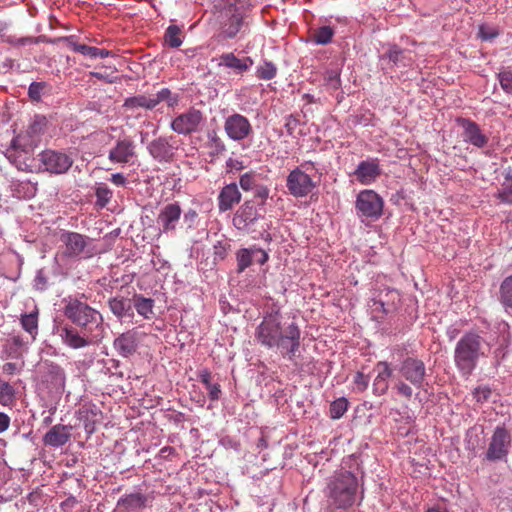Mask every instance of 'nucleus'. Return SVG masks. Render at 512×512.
Listing matches in <instances>:
<instances>
[{
	"label": "nucleus",
	"mask_w": 512,
	"mask_h": 512,
	"mask_svg": "<svg viewBox=\"0 0 512 512\" xmlns=\"http://www.w3.org/2000/svg\"><path fill=\"white\" fill-rule=\"evenodd\" d=\"M123 107L127 110H134L136 108L150 110L149 97L143 94L128 97L125 99Z\"/></svg>",
	"instance_id": "nucleus-38"
},
{
	"label": "nucleus",
	"mask_w": 512,
	"mask_h": 512,
	"mask_svg": "<svg viewBox=\"0 0 512 512\" xmlns=\"http://www.w3.org/2000/svg\"><path fill=\"white\" fill-rule=\"evenodd\" d=\"M65 345L72 349H80L95 344L100 337L84 330H77L73 326H64L60 332Z\"/></svg>",
	"instance_id": "nucleus-10"
},
{
	"label": "nucleus",
	"mask_w": 512,
	"mask_h": 512,
	"mask_svg": "<svg viewBox=\"0 0 512 512\" xmlns=\"http://www.w3.org/2000/svg\"><path fill=\"white\" fill-rule=\"evenodd\" d=\"M89 238L77 232L65 231L60 236L63 244V254L69 258L79 257L85 252Z\"/></svg>",
	"instance_id": "nucleus-17"
},
{
	"label": "nucleus",
	"mask_w": 512,
	"mask_h": 512,
	"mask_svg": "<svg viewBox=\"0 0 512 512\" xmlns=\"http://www.w3.org/2000/svg\"><path fill=\"white\" fill-rule=\"evenodd\" d=\"M150 155L158 161H169L173 156V149L164 137L154 139L148 145Z\"/></svg>",
	"instance_id": "nucleus-26"
},
{
	"label": "nucleus",
	"mask_w": 512,
	"mask_h": 512,
	"mask_svg": "<svg viewBox=\"0 0 512 512\" xmlns=\"http://www.w3.org/2000/svg\"><path fill=\"white\" fill-rule=\"evenodd\" d=\"M358 488V478L354 473L344 469L336 471L327 486L331 505L336 509H349L356 502Z\"/></svg>",
	"instance_id": "nucleus-5"
},
{
	"label": "nucleus",
	"mask_w": 512,
	"mask_h": 512,
	"mask_svg": "<svg viewBox=\"0 0 512 512\" xmlns=\"http://www.w3.org/2000/svg\"><path fill=\"white\" fill-rule=\"evenodd\" d=\"M111 312L118 318H123L126 315H130L131 305L128 301L123 298H111L108 301Z\"/></svg>",
	"instance_id": "nucleus-33"
},
{
	"label": "nucleus",
	"mask_w": 512,
	"mask_h": 512,
	"mask_svg": "<svg viewBox=\"0 0 512 512\" xmlns=\"http://www.w3.org/2000/svg\"><path fill=\"white\" fill-rule=\"evenodd\" d=\"M251 11L249 0H227L220 13L219 36L224 40L243 37L250 30Z\"/></svg>",
	"instance_id": "nucleus-2"
},
{
	"label": "nucleus",
	"mask_w": 512,
	"mask_h": 512,
	"mask_svg": "<svg viewBox=\"0 0 512 512\" xmlns=\"http://www.w3.org/2000/svg\"><path fill=\"white\" fill-rule=\"evenodd\" d=\"M17 369V366L15 363H12V362H8V363H5L2 367V371L3 373L7 374V375H12L15 373Z\"/></svg>",
	"instance_id": "nucleus-59"
},
{
	"label": "nucleus",
	"mask_w": 512,
	"mask_h": 512,
	"mask_svg": "<svg viewBox=\"0 0 512 512\" xmlns=\"http://www.w3.org/2000/svg\"><path fill=\"white\" fill-rule=\"evenodd\" d=\"M497 78L504 92L512 94V71L503 69L497 74Z\"/></svg>",
	"instance_id": "nucleus-44"
},
{
	"label": "nucleus",
	"mask_w": 512,
	"mask_h": 512,
	"mask_svg": "<svg viewBox=\"0 0 512 512\" xmlns=\"http://www.w3.org/2000/svg\"><path fill=\"white\" fill-rule=\"evenodd\" d=\"M95 195L97 198L96 204L99 207L103 208L109 203V201L112 198L113 193H112V190L107 185L100 184L96 188Z\"/></svg>",
	"instance_id": "nucleus-41"
},
{
	"label": "nucleus",
	"mask_w": 512,
	"mask_h": 512,
	"mask_svg": "<svg viewBox=\"0 0 512 512\" xmlns=\"http://www.w3.org/2000/svg\"><path fill=\"white\" fill-rule=\"evenodd\" d=\"M146 333L139 331L138 328L130 329L114 340V347L122 357H130L136 353L138 344Z\"/></svg>",
	"instance_id": "nucleus-16"
},
{
	"label": "nucleus",
	"mask_w": 512,
	"mask_h": 512,
	"mask_svg": "<svg viewBox=\"0 0 512 512\" xmlns=\"http://www.w3.org/2000/svg\"><path fill=\"white\" fill-rule=\"evenodd\" d=\"M80 54H82L83 56L89 57L91 59H95L98 57L106 58V57L113 55L112 51H110V50L100 49V48H97L94 46H88L86 44L82 45Z\"/></svg>",
	"instance_id": "nucleus-39"
},
{
	"label": "nucleus",
	"mask_w": 512,
	"mask_h": 512,
	"mask_svg": "<svg viewBox=\"0 0 512 512\" xmlns=\"http://www.w3.org/2000/svg\"><path fill=\"white\" fill-rule=\"evenodd\" d=\"M256 340L267 348L278 347L284 356L294 361L300 347V329L291 323L284 331L277 315L264 317L256 329Z\"/></svg>",
	"instance_id": "nucleus-1"
},
{
	"label": "nucleus",
	"mask_w": 512,
	"mask_h": 512,
	"mask_svg": "<svg viewBox=\"0 0 512 512\" xmlns=\"http://www.w3.org/2000/svg\"><path fill=\"white\" fill-rule=\"evenodd\" d=\"M253 65L250 57L238 58L234 53H223L220 56L219 66L234 70L237 74H242Z\"/></svg>",
	"instance_id": "nucleus-25"
},
{
	"label": "nucleus",
	"mask_w": 512,
	"mask_h": 512,
	"mask_svg": "<svg viewBox=\"0 0 512 512\" xmlns=\"http://www.w3.org/2000/svg\"><path fill=\"white\" fill-rule=\"evenodd\" d=\"M385 296L389 297L392 300V304L394 303L395 299L399 298L398 292L396 290H393V289H387V291L385 293Z\"/></svg>",
	"instance_id": "nucleus-63"
},
{
	"label": "nucleus",
	"mask_w": 512,
	"mask_h": 512,
	"mask_svg": "<svg viewBox=\"0 0 512 512\" xmlns=\"http://www.w3.org/2000/svg\"><path fill=\"white\" fill-rule=\"evenodd\" d=\"M204 123L205 116L203 112L192 107L176 116L170 127L177 134L187 136L199 132Z\"/></svg>",
	"instance_id": "nucleus-6"
},
{
	"label": "nucleus",
	"mask_w": 512,
	"mask_h": 512,
	"mask_svg": "<svg viewBox=\"0 0 512 512\" xmlns=\"http://www.w3.org/2000/svg\"><path fill=\"white\" fill-rule=\"evenodd\" d=\"M44 88V84L40 82H33L30 84L28 89V95L32 100L38 101L41 98V94Z\"/></svg>",
	"instance_id": "nucleus-47"
},
{
	"label": "nucleus",
	"mask_w": 512,
	"mask_h": 512,
	"mask_svg": "<svg viewBox=\"0 0 512 512\" xmlns=\"http://www.w3.org/2000/svg\"><path fill=\"white\" fill-rule=\"evenodd\" d=\"M498 198L503 203L512 204V189H509L507 191L500 192L498 194Z\"/></svg>",
	"instance_id": "nucleus-57"
},
{
	"label": "nucleus",
	"mask_w": 512,
	"mask_h": 512,
	"mask_svg": "<svg viewBox=\"0 0 512 512\" xmlns=\"http://www.w3.org/2000/svg\"><path fill=\"white\" fill-rule=\"evenodd\" d=\"M133 305L137 313L145 319H150L153 316L154 300L146 298L142 295H134Z\"/></svg>",
	"instance_id": "nucleus-29"
},
{
	"label": "nucleus",
	"mask_w": 512,
	"mask_h": 512,
	"mask_svg": "<svg viewBox=\"0 0 512 512\" xmlns=\"http://www.w3.org/2000/svg\"><path fill=\"white\" fill-rule=\"evenodd\" d=\"M102 418V412L95 405H83L78 411V419L83 423L88 434L96 430Z\"/></svg>",
	"instance_id": "nucleus-24"
},
{
	"label": "nucleus",
	"mask_w": 512,
	"mask_h": 512,
	"mask_svg": "<svg viewBox=\"0 0 512 512\" xmlns=\"http://www.w3.org/2000/svg\"><path fill=\"white\" fill-rule=\"evenodd\" d=\"M402 54H403V50L394 46L387 51L386 56L394 64H397L401 60Z\"/></svg>",
	"instance_id": "nucleus-51"
},
{
	"label": "nucleus",
	"mask_w": 512,
	"mask_h": 512,
	"mask_svg": "<svg viewBox=\"0 0 512 512\" xmlns=\"http://www.w3.org/2000/svg\"><path fill=\"white\" fill-rule=\"evenodd\" d=\"M328 80L334 89H337L340 86V78L337 73L330 74Z\"/></svg>",
	"instance_id": "nucleus-60"
},
{
	"label": "nucleus",
	"mask_w": 512,
	"mask_h": 512,
	"mask_svg": "<svg viewBox=\"0 0 512 512\" xmlns=\"http://www.w3.org/2000/svg\"><path fill=\"white\" fill-rule=\"evenodd\" d=\"M149 97L150 110L155 109L160 103L165 102L170 108H173L179 103V95L173 93L169 88H162L155 94Z\"/></svg>",
	"instance_id": "nucleus-27"
},
{
	"label": "nucleus",
	"mask_w": 512,
	"mask_h": 512,
	"mask_svg": "<svg viewBox=\"0 0 512 512\" xmlns=\"http://www.w3.org/2000/svg\"><path fill=\"white\" fill-rule=\"evenodd\" d=\"M206 390L208 392V396L209 398L212 400V401H215V400H218L220 398V395H221V388H220V385L215 383V384H210L209 386L206 387Z\"/></svg>",
	"instance_id": "nucleus-53"
},
{
	"label": "nucleus",
	"mask_w": 512,
	"mask_h": 512,
	"mask_svg": "<svg viewBox=\"0 0 512 512\" xmlns=\"http://www.w3.org/2000/svg\"><path fill=\"white\" fill-rule=\"evenodd\" d=\"M374 371L377 373L373 381V393L376 396H382L387 393L389 389V379L393 374L390 364L386 361H379L374 366Z\"/></svg>",
	"instance_id": "nucleus-21"
},
{
	"label": "nucleus",
	"mask_w": 512,
	"mask_h": 512,
	"mask_svg": "<svg viewBox=\"0 0 512 512\" xmlns=\"http://www.w3.org/2000/svg\"><path fill=\"white\" fill-rule=\"evenodd\" d=\"M510 443L509 432L504 427H496L486 452L487 460L497 461L504 458L508 453Z\"/></svg>",
	"instance_id": "nucleus-14"
},
{
	"label": "nucleus",
	"mask_w": 512,
	"mask_h": 512,
	"mask_svg": "<svg viewBox=\"0 0 512 512\" xmlns=\"http://www.w3.org/2000/svg\"><path fill=\"white\" fill-rule=\"evenodd\" d=\"M353 383L355 385L354 389L357 392H364L368 387L369 378L362 372H357L354 376Z\"/></svg>",
	"instance_id": "nucleus-46"
},
{
	"label": "nucleus",
	"mask_w": 512,
	"mask_h": 512,
	"mask_svg": "<svg viewBox=\"0 0 512 512\" xmlns=\"http://www.w3.org/2000/svg\"><path fill=\"white\" fill-rule=\"evenodd\" d=\"M10 422V417L5 413L0 412V434L5 432L9 428Z\"/></svg>",
	"instance_id": "nucleus-55"
},
{
	"label": "nucleus",
	"mask_w": 512,
	"mask_h": 512,
	"mask_svg": "<svg viewBox=\"0 0 512 512\" xmlns=\"http://www.w3.org/2000/svg\"><path fill=\"white\" fill-rule=\"evenodd\" d=\"M15 388L7 381L0 378V404L10 406L15 401Z\"/></svg>",
	"instance_id": "nucleus-36"
},
{
	"label": "nucleus",
	"mask_w": 512,
	"mask_h": 512,
	"mask_svg": "<svg viewBox=\"0 0 512 512\" xmlns=\"http://www.w3.org/2000/svg\"><path fill=\"white\" fill-rule=\"evenodd\" d=\"M182 31L176 25H170L165 32V43L172 48H177L182 44Z\"/></svg>",
	"instance_id": "nucleus-37"
},
{
	"label": "nucleus",
	"mask_w": 512,
	"mask_h": 512,
	"mask_svg": "<svg viewBox=\"0 0 512 512\" xmlns=\"http://www.w3.org/2000/svg\"><path fill=\"white\" fill-rule=\"evenodd\" d=\"M228 166L231 168V169H235V170H241L243 169V165H242V162L241 161H238V160H233V159H230L228 161Z\"/></svg>",
	"instance_id": "nucleus-61"
},
{
	"label": "nucleus",
	"mask_w": 512,
	"mask_h": 512,
	"mask_svg": "<svg viewBox=\"0 0 512 512\" xmlns=\"http://www.w3.org/2000/svg\"><path fill=\"white\" fill-rule=\"evenodd\" d=\"M380 175L381 168L378 159L361 161L353 172V176L362 185L372 184Z\"/></svg>",
	"instance_id": "nucleus-18"
},
{
	"label": "nucleus",
	"mask_w": 512,
	"mask_h": 512,
	"mask_svg": "<svg viewBox=\"0 0 512 512\" xmlns=\"http://www.w3.org/2000/svg\"><path fill=\"white\" fill-rule=\"evenodd\" d=\"M394 388L399 395L405 397L407 400H410L413 396L412 387L403 381L396 383Z\"/></svg>",
	"instance_id": "nucleus-49"
},
{
	"label": "nucleus",
	"mask_w": 512,
	"mask_h": 512,
	"mask_svg": "<svg viewBox=\"0 0 512 512\" xmlns=\"http://www.w3.org/2000/svg\"><path fill=\"white\" fill-rule=\"evenodd\" d=\"M26 344L20 335H13L5 341L3 349L9 358L16 359L22 355Z\"/></svg>",
	"instance_id": "nucleus-28"
},
{
	"label": "nucleus",
	"mask_w": 512,
	"mask_h": 512,
	"mask_svg": "<svg viewBox=\"0 0 512 512\" xmlns=\"http://www.w3.org/2000/svg\"><path fill=\"white\" fill-rule=\"evenodd\" d=\"M136 147L134 142L129 138L119 139L115 145L109 150L108 159L112 163L125 165L133 163L136 159Z\"/></svg>",
	"instance_id": "nucleus-15"
},
{
	"label": "nucleus",
	"mask_w": 512,
	"mask_h": 512,
	"mask_svg": "<svg viewBox=\"0 0 512 512\" xmlns=\"http://www.w3.org/2000/svg\"><path fill=\"white\" fill-rule=\"evenodd\" d=\"M255 257H256L255 261L258 264H260V265L265 264L268 261V259H269V256H268L267 252L262 250V249H260V248H258V247H257V251H256V256Z\"/></svg>",
	"instance_id": "nucleus-56"
},
{
	"label": "nucleus",
	"mask_w": 512,
	"mask_h": 512,
	"mask_svg": "<svg viewBox=\"0 0 512 512\" xmlns=\"http://www.w3.org/2000/svg\"><path fill=\"white\" fill-rule=\"evenodd\" d=\"M401 376L412 386L420 389L424 386L426 380L425 363L415 357L405 358L399 368Z\"/></svg>",
	"instance_id": "nucleus-9"
},
{
	"label": "nucleus",
	"mask_w": 512,
	"mask_h": 512,
	"mask_svg": "<svg viewBox=\"0 0 512 512\" xmlns=\"http://www.w3.org/2000/svg\"><path fill=\"white\" fill-rule=\"evenodd\" d=\"M499 300L508 308H512V275L506 277L499 289Z\"/></svg>",
	"instance_id": "nucleus-34"
},
{
	"label": "nucleus",
	"mask_w": 512,
	"mask_h": 512,
	"mask_svg": "<svg viewBox=\"0 0 512 512\" xmlns=\"http://www.w3.org/2000/svg\"><path fill=\"white\" fill-rule=\"evenodd\" d=\"M488 351L489 345L483 337L475 332H467L455 345V366L462 376L469 377Z\"/></svg>",
	"instance_id": "nucleus-3"
},
{
	"label": "nucleus",
	"mask_w": 512,
	"mask_h": 512,
	"mask_svg": "<svg viewBox=\"0 0 512 512\" xmlns=\"http://www.w3.org/2000/svg\"><path fill=\"white\" fill-rule=\"evenodd\" d=\"M334 30L330 26H322L315 29L311 34V39L315 44L326 45L331 42Z\"/></svg>",
	"instance_id": "nucleus-35"
},
{
	"label": "nucleus",
	"mask_w": 512,
	"mask_h": 512,
	"mask_svg": "<svg viewBox=\"0 0 512 512\" xmlns=\"http://www.w3.org/2000/svg\"><path fill=\"white\" fill-rule=\"evenodd\" d=\"M491 395V389L487 386H480L474 390V397L478 402L486 401Z\"/></svg>",
	"instance_id": "nucleus-50"
},
{
	"label": "nucleus",
	"mask_w": 512,
	"mask_h": 512,
	"mask_svg": "<svg viewBox=\"0 0 512 512\" xmlns=\"http://www.w3.org/2000/svg\"><path fill=\"white\" fill-rule=\"evenodd\" d=\"M224 131L231 140L242 141L252 134L253 129L245 116L234 113L225 119Z\"/></svg>",
	"instance_id": "nucleus-13"
},
{
	"label": "nucleus",
	"mask_w": 512,
	"mask_h": 512,
	"mask_svg": "<svg viewBox=\"0 0 512 512\" xmlns=\"http://www.w3.org/2000/svg\"><path fill=\"white\" fill-rule=\"evenodd\" d=\"M72 427L63 424L52 426L44 435L43 443L50 447H61L65 445L71 438Z\"/></svg>",
	"instance_id": "nucleus-22"
},
{
	"label": "nucleus",
	"mask_w": 512,
	"mask_h": 512,
	"mask_svg": "<svg viewBox=\"0 0 512 512\" xmlns=\"http://www.w3.org/2000/svg\"><path fill=\"white\" fill-rule=\"evenodd\" d=\"M348 409V401L346 398H338L330 405V416L332 419H340Z\"/></svg>",
	"instance_id": "nucleus-40"
},
{
	"label": "nucleus",
	"mask_w": 512,
	"mask_h": 512,
	"mask_svg": "<svg viewBox=\"0 0 512 512\" xmlns=\"http://www.w3.org/2000/svg\"><path fill=\"white\" fill-rule=\"evenodd\" d=\"M378 302L381 304V306L383 307V310H384V311H388V310L390 309V303H389V300H385V299H383V297H382V293L379 295Z\"/></svg>",
	"instance_id": "nucleus-64"
},
{
	"label": "nucleus",
	"mask_w": 512,
	"mask_h": 512,
	"mask_svg": "<svg viewBox=\"0 0 512 512\" xmlns=\"http://www.w3.org/2000/svg\"><path fill=\"white\" fill-rule=\"evenodd\" d=\"M200 381L205 385V388L212 384L211 382V373L208 370H203L199 375Z\"/></svg>",
	"instance_id": "nucleus-58"
},
{
	"label": "nucleus",
	"mask_w": 512,
	"mask_h": 512,
	"mask_svg": "<svg viewBox=\"0 0 512 512\" xmlns=\"http://www.w3.org/2000/svg\"><path fill=\"white\" fill-rule=\"evenodd\" d=\"M277 74V67L272 62L265 61L257 68L256 76L262 80H271Z\"/></svg>",
	"instance_id": "nucleus-42"
},
{
	"label": "nucleus",
	"mask_w": 512,
	"mask_h": 512,
	"mask_svg": "<svg viewBox=\"0 0 512 512\" xmlns=\"http://www.w3.org/2000/svg\"><path fill=\"white\" fill-rule=\"evenodd\" d=\"M38 310L21 315L20 322L22 328L28 332L32 340H35L38 334Z\"/></svg>",
	"instance_id": "nucleus-31"
},
{
	"label": "nucleus",
	"mask_w": 512,
	"mask_h": 512,
	"mask_svg": "<svg viewBox=\"0 0 512 512\" xmlns=\"http://www.w3.org/2000/svg\"><path fill=\"white\" fill-rule=\"evenodd\" d=\"M64 316L81 330L90 332L101 337L103 328V317L95 308L78 297L64 299Z\"/></svg>",
	"instance_id": "nucleus-4"
},
{
	"label": "nucleus",
	"mask_w": 512,
	"mask_h": 512,
	"mask_svg": "<svg viewBox=\"0 0 512 512\" xmlns=\"http://www.w3.org/2000/svg\"><path fill=\"white\" fill-rule=\"evenodd\" d=\"M383 199L373 190L361 191L356 199L357 211L365 217L378 219L383 211Z\"/></svg>",
	"instance_id": "nucleus-8"
},
{
	"label": "nucleus",
	"mask_w": 512,
	"mask_h": 512,
	"mask_svg": "<svg viewBox=\"0 0 512 512\" xmlns=\"http://www.w3.org/2000/svg\"><path fill=\"white\" fill-rule=\"evenodd\" d=\"M456 123L462 128L464 142L479 149L484 148L488 144L489 137L475 121L469 118L458 117Z\"/></svg>",
	"instance_id": "nucleus-12"
},
{
	"label": "nucleus",
	"mask_w": 512,
	"mask_h": 512,
	"mask_svg": "<svg viewBox=\"0 0 512 512\" xmlns=\"http://www.w3.org/2000/svg\"><path fill=\"white\" fill-rule=\"evenodd\" d=\"M269 196V189L266 186H257L255 188L254 197L260 200V204H264Z\"/></svg>",
	"instance_id": "nucleus-52"
},
{
	"label": "nucleus",
	"mask_w": 512,
	"mask_h": 512,
	"mask_svg": "<svg viewBox=\"0 0 512 512\" xmlns=\"http://www.w3.org/2000/svg\"><path fill=\"white\" fill-rule=\"evenodd\" d=\"M256 251L257 247L253 246L251 248H242L236 253L237 271L239 273L243 272L252 264L253 258L256 256Z\"/></svg>",
	"instance_id": "nucleus-32"
},
{
	"label": "nucleus",
	"mask_w": 512,
	"mask_h": 512,
	"mask_svg": "<svg viewBox=\"0 0 512 512\" xmlns=\"http://www.w3.org/2000/svg\"><path fill=\"white\" fill-rule=\"evenodd\" d=\"M147 498L142 493L136 492L122 496L118 501V506L127 510L137 509L145 506Z\"/></svg>",
	"instance_id": "nucleus-30"
},
{
	"label": "nucleus",
	"mask_w": 512,
	"mask_h": 512,
	"mask_svg": "<svg viewBox=\"0 0 512 512\" xmlns=\"http://www.w3.org/2000/svg\"><path fill=\"white\" fill-rule=\"evenodd\" d=\"M260 217L256 207L250 201L244 202L233 217V225L238 230H246Z\"/></svg>",
	"instance_id": "nucleus-20"
},
{
	"label": "nucleus",
	"mask_w": 512,
	"mask_h": 512,
	"mask_svg": "<svg viewBox=\"0 0 512 512\" xmlns=\"http://www.w3.org/2000/svg\"><path fill=\"white\" fill-rule=\"evenodd\" d=\"M241 201V193L235 183L225 185L218 195V209L220 212L231 210Z\"/></svg>",
	"instance_id": "nucleus-23"
},
{
	"label": "nucleus",
	"mask_w": 512,
	"mask_h": 512,
	"mask_svg": "<svg viewBox=\"0 0 512 512\" xmlns=\"http://www.w3.org/2000/svg\"><path fill=\"white\" fill-rule=\"evenodd\" d=\"M104 71H91L89 76L95 77L105 83L112 84L116 82L117 76L115 75L116 69L112 67H103Z\"/></svg>",
	"instance_id": "nucleus-43"
},
{
	"label": "nucleus",
	"mask_w": 512,
	"mask_h": 512,
	"mask_svg": "<svg viewBox=\"0 0 512 512\" xmlns=\"http://www.w3.org/2000/svg\"><path fill=\"white\" fill-rule=\"evenodd\" d=\"M214 145H215V148H216V151L217 152H221V151H224L225 150V146L224 144L222 143V141L218 138V137H214L212 139Z\"/></svg>",
	"instance_id": "nucleus-62"
},
{
	"label": "nucleus",
	"mask_w": 512,
	"mask_h": 512,
	"mask_svg": "<svg viewBox=\"0 0 512 512\" xmlns=\"http://www.w3.org/2000/svg\"><path fill=\"white\" fill-rule=\"evenodd\" d=\"M110 181L116 186H125L127 183V179L122 173L112 174Z\"/></svg>",
	"instance_id": "nucleus-54"
},
{
	"label": "nucleus",
	"mask_w": 512,
	"mask_h": 512,
	"mask_svg": "<svg viewBox=\"0 0 512 512\" xmlns=\"http://www.w3.org/2000/svg\"><path fill=\"white\" fill-rule=\"evenodd\" d=\"M63 43H65L66 47L76 53H80L82 43H79L76 39V36H67L60 39Z\"/></svg>",
	"instance_id": "nucleus-48"
},
{
	"label": "nucleus",
	"mask_w": 512,
	"mask_h": 512,
	"mask_svg": "<svg viewBox=\"0 0 512 512\" xmlns=\"http://www.w3.org/2000/svg\"><path fill=\"white\" fill-rule=\"evenodd\" d=\"M286 187L292 196L302 198L308 196L316 187V182L300 168L293 169L286 178Z\"/></svg>",
	"instance_id": "nucleus-7"
},
{
	"label": "nucleus",
	"mask_w": 512,
	"mask_h": 512,
	"mask_svg": "<svg viewBox=\"0 0 512 512\" xmlns=\"http://www.w3.org/2000/svg\"><path fill=\"white\" fill-rule=\"evenodd\" d=\"M39 161L44 169L53 174H62L69 170L73 160L65 153L45 150L39 154Z\"/></svg>",
	"instance_id": "nucleus-11"
},
{
	"label": "nucleus",
	"mask_w": 512,
	"mask_h": 512,
	"mask_svg": "<svg viewBox=\"0 0 512 512\" xmlns=\"http://www.w3.org/2000/svg\"><path fill=\"white\" fill-rule=\"evenodd\" d=\"M182 209L178 203L165 205L157 216V223L161 226V231L168 233L174 231L180 220Z\"/></svg>",
	"instance_id": "nucleus-19"
},
{
	"label": "nucleus",
	"mask_w": 512,
	"mask_h": 512,
	"mask_svg": "<svg viewBox=\"0 0 512 512\" xmlns=\"http://www.w3.org/2000/svg\"><path fill=\"white\" fill-rule=\"evenodd\" d=\"M255 182L256 175L252 171L241 175L239 180L240 186L244 191H250L253 188H256L257 186L255 185Z\"/></svg>",
	"instance_id": "nucleus-45"
}]
</instances>
